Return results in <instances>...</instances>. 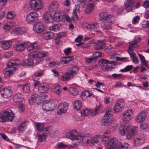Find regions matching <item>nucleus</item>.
Instances as JSON below:
<instances>
[{"instance_id":"obj_10","label":"nucleus","mask_w":149,"mask_h":149,"mask_svg":"<svg viewBox=\"0 0 149 149\" xmlns=\"http://www.w3.org/2000/svg\"><path fill=\"white\" fill-rule=\"evenodd\" d=\"M49 54L47 52L37 51L33 52L31 54L32 57L35 59V64H38L43 61V58L48 56Z\"/></svg>"},{"instance_id":"obj_38","label":"nucleus","mask_w":149,"mask_h":149,"mask_svg":"<svg viewBox=\"0 0 149 149\" xmlns=\"http://www.w3.org/2000/svg\"><path fill=\"white\" fill-rule=\"evenodd\" d=\"M54 33L51 31H47L43 33L42 35V37L46 40H49L54 37Z\"/></svg>"},{"instance_id":"obj_29","label":"nucleus","mask_w":149,"mask_h":149,"mask_svg":"<svg viewBox=\"0 0 149 149\" xmlns=\"http://www.w3.org/2000/svg\"><path fill=\"white\" fill-rule=\"evenodd\" d=\"M35 59L34 60L33 58H29L23 61L21 64L23 66H31L37 65L35 64Z\"/></svg>"},{"instance_id":"obj_14","label":"nucleus","mask_w":149,"mask_h":149,"mask_svg":"<svg viewBox=\"0 0 149 149\" xmlns=\"http://www.w3.org/2000/svg\"><path fill=\"white\" fill-rule=\"evenodd\" d=\"M39 14L36 12H32L28 13L26 17V22L31 23L36 21L38 19Z\"/></svg>"},{"instance_id":"obj_32","label":"nucleus","mask_w":149,"mask_h":149,"mask_svg":"<svg viewBox=\"0 0 149 149\" xmlns=\"http://www.w3.org/2000/svg\"><path fill=\"white\" fill-rule=\"evenodd\" d=\"M12 44V42L10 40H6L3 41L2 42L1 47L4 50L8 49Z\"/></svg>"},{"instance_id":"obj_11","label":"nucleus","mask_w":149,"mask_h":149,"mask_svg":"<svg viewBox=\"0 0 149 149\" xmlns=\"http://www.w3.org/2000/svg\"><path fill=\"white\" fill-rule=\"evenodd\" d=\"M44 97L41 93L38 92L31 95L29 100V104L30 105L33 104L35 103L37 104H40L44 101Z\"/></svg>"},{"instance_id":"obj_58","label":"nucleus","mask_w":149,"mask_h":149,"mask_svg":"<svg viewBox=\"0 0 149 149\" xmlns=\"http://www.w3.org/2000/svg\"><path fill=\"white\" fill-rule=\"evenodd\" d=\"M74 75L76 74L78 71L79 68L77 67L74 66L73 67L71 70H69Z\"/></svg>"},{"instance_id":"obj_27","label":"nucleus","mask_w":149,"mask_h":149,"mask_svg":"<svg viewBox=\"0 0 149 149\" xmlns=\"http://www.w3.org/2000/svg\"><path fill=\"white\" fill-rule=\"evenodd\" d=\"M146 113L145 111L141 112L136 117L135 120L137 123H140L145 120Z\"/></svg>"},{"instance_id":"obj_23","label":"nucleus","mask_w":149,"mask_h":149,"mask_svg":"<svg viewBox=\"0 0 149 149\" xmlns=\"http://www.w3.org/2000/svg\"><path fill=\"white\" fill-rule=\"evenodd\" d=\"M49 85L47 83L40 84L38 86V90L40 93H47L49 91Z\"/></svg>"},{"instance_id":"obj_30","label":"nucleus","mask_w":149,"mask_h":149,"mask_svg":"<svg viewBox=\"0 0 149 149\" xmlns=\"http://www.w3.org/2000/svg\"><path fill=\"white\" fill-rule=\"evenodd\" d=\"M26 31V29L24 27H17L13 30L11 32V34L13 35H16L17 34H22Z\"/></svg>"},{"instance_id":"obj_31","label":"nucleus","mask_w":149,"mask_h":149,"mask_svg":"<svg viewBox=\"0 0 149 149\" xmlns=\"http://www.w3.org/2000/svg\"><path fill=\"white\" fill-rule=\"evenodd\" d=\"M83 27L88 29H92L94 28H97L98 27V24L97 23L93 22L91 24L86 23H84Z\"/></svg>"},{"instance_id":"obj_53","label":"nucleus","mask_w":149,"mask_h":149,"mask_svg":"<svg viewBox=\"0 0 149 149\" xmlns=\"http://www.w3.org/2000/svg\"><path fill=\"white\" fill-rule=\"evenodd\" d=\"M92 95V94L90 92L88 91H86L83 92L81 93V95L82 97H85L87 98L90 97Z\"/></svg>"},{"instance_id":"obj_44","label":"nucleus","mask_w":149,"mask_h":149,"mask_svg":"<svg viewBox=\"0 0 149 149\" xmlns=\"http://www.w3.org/2000/svg\"><path fill=\"white\" fill-rule=\"evenodd\" d=\"M102 106V105L101 104H100L94 109H90V114L93 116L96 115L98 113L99 110Z\"/></svg>"},{"instance_id":"obj_22","label":"nucleus","mask_w":149,"mask_h":149,"mask_svg":"<svg viewBox=\"0 0 149 149\" xmlns=\"http://www.w3.org/2000/svg\"><path fill=\"white\" fill-rule=\"evenodd\" d=\"M54 20L57 22L62 21L65 18L63 13L60 11H55L54 14Z\"/></svg>"},{"instance_id":"obj_52","label":"nucleus","mask_w":149,"mask_h":149,"mask_svg":"<svg viewBox=\"0 0 149 149\" xmlns=\"http://www.w3.org/2000/svg\"><path fill=\"white\" fill-rule=\"evenodd\" d=\"M30 84H29L24 85L22 87L23 92L25 93H29L30 91Z\"/></svg>"},{"instance_id":"obj_24","label":"nucleus","mask_w":149,"mask_h":149,"mask_svg":"<svg viewBox=\"0 0 149 149\" xmlns=\"http://www.w3.org/2000/svg\"><path fill=\"white\" fill-rule=\"evenodd\" d=\"M134 2L133 0H127L124 4L125 9L128 11H131L134 9Z\"/></svg>"},{"instance_id":"obj_45","label":"nucleus","mask_w":149,"mask_h":149,"mask_svg":"<svg viewBox=\"0 0 149 149\" xmlns=\"http://www.w3.org/2000/svg\"><path fill=\"white\" fill-rule=\"evenodd\" d=\"M61 26V25L60 24H58L49 26V29L51 31H56L59 30Z\"/></svg>"},{"instance_id":"obj_2","label":"nucleus","mask_w":149,"mask_h":149,"mask_svg":"<svg viewBox=\"0 0 149 149\" xmlns=\"http://www.w3.org/2000/svg\"><path fill=\"white\" fill-rule=\"evenodd\" d=\"M111 113V109H109L106 111L101 120L102 125L109 126L110 131H115L117 126L116 122L113 121V118Z\"/></svg>"},{"instance_id":"obj_20","label":"nucleus","mask_w":149,"mask_h":149,"mask_svg":"<svg viewBox=\"0 0 149 149\" xmlns=\"http://www.w3.org/2000/svg\"><path fill=\"white\" fill-rule=\"evenodd\" d=\"M44 29L45 26L43 24L42 22H37L33 26V30L37 33H39L42 32Z\"/></svg>"},{"instance_id":"obj_25","label":"nucleus","mask_w":149,"mask_h":149,"mask_svg":"<svg viewBox=\"0 0 149 149\" xmlns=\"http://www.w3.org/2000/svg\"><path fill=\"white\" fill-rule=\"evenodd\" d=\"M27 42H23L21 43H17L14 45V47L15 51L20 52L24 50L28 45Z\"/></svg>"},{"instance_id":"obj_16","label":"nucleus","mask_w":149,"mask_h":149,"mask_svg":"<svg viewBox=\"0 0 149 149\" xmlns=\"http://www.w3.org/2000/svg\"><path fill=\"white\" fill-rule=\"evenodd\" d=\"M0 93L1 95L4 98H8L12 95V91L10 87H6L2 89Z\"/></svg>"},{"instance_id":"obj_49","label":"nucleus","mask_w":149,"mask_h":149,"mask_svg":"<svg viewBox=\"0 0 149 149\" xmlns=\"http://www.w3.org/2000/svg\"><path fill=\"white\" fill-rule=\"evenodd\" d=\"M81 117H84L87 116L90 114V109H85L82 110L81 111Z\"/></svg>"},{"instance_id":"obj_8","label":"nucleus","mask_w":149,"mask_h":149,"mask_svg":"<svg viewBox=\"0 0 149 149\" xmlns=\"http://www.w3.org/2000/svg\"><path fill=\"white\" fill-rule=\"evenodd\" d=\"M100 17L101 20L104 21V25L106 26L105 29H110L111 26L113 24L114 20V17L111 15H108L106 13H101L100 14Z\"/></svg>"},{"instance_id":"obj_39","label":"nucleus","mask_w":149,"mask_h":149,"mask_svg":"<svg viewBox=\"0 0 149 149\" xmlns=\"http://www.w3.org/2000/svg\"><path fill=\"white\" fill-rule=\"evenodd\" d=\"M15 24V23L13 22H8L3 25V29L5 31H8L14 26Z\"/></svg>"},{"instance_id":"obj_51","label":"nucleus","mask_w":149,"mask_h":149,"mask_svg":"<svg viewBox=\"0 0 149 149\" xmlns=\"http://www.w3.org/2000/svg\"><path fill=\"white\" fill-rule=\"evenodd\" d=\"M37 137L39 141L41 142L45 141L47 138L46 134H39L38 135Z\"/></svg>"},{"instance_id":"obj_33","label":"nucleus","mask_w":149,"mask_h":149,"mask_svg":"<svg viewBox=\"0 0 149 149\" xmlns=\"http://www.w3.org/2000/svg\"><path fill=\"white\" fill-rule=\"evenodd\" d=\"M94 3L93 1H90L88 3L87 8L85 9V12L87 14H89L92 12L94 8Z\"/></svg>"},{"instance_id":"obj_43","label":"nucleus","mask_w":149,"mask_h":149,"mask_svg":"<svg viewBox=\"0 0 149 149\" xmlns=\"http://www.w3.org/2000/svg\"><path fill=\"white\" fill-rule=\"evenodd\" d=\"M138 55L140 60L143 66H147L148 62L146 60L144 56L142 54H138Z\"/></svg>"},{"instance_id":"obj_46","label":"nucleus","mask_w":149,"mask_h":149,"mask_svg":"<svg viewBox=\"0 0 149 149\" xmlns=\"http://www.w3.org/2000/svg\"><path fill=\"white\" fill-rule=\"evenodd\" d=\"M29 123L28 121H25L22 123V124L18 127V130L21 132L24 130L26 128V126Z\"/></svg>"},{"instance_id":"obj_35","label":"nucleus","mask_w":149,"mask_h":149,"mask_svg":"<svg viewBox=\"0 0 149 149\" xmlns=\"http://www.w3.org/2000/svg\"><path fill=\"white\" fill-rule=\"evenodd\" d=\"M13 99L14 103L20 102L23 100V96L21 93H17L14 95Z\"/></svg>"},{"instance_id":"obj_64","label":"nucleus","mask_w":149,"mask_h":149,"mask_svg":"<svg viewBox=\"0 0 149 149\" xmlns=\"http://www.w3.org/2000/svg\"><path fill=\"white\" fill-rule=\"evenodd\" d=\"M57 148L59 149L65 148L67 147V146L62 143H58L56 144Z\"/></svg>"},{"instance_id":"obj_13","label":"nucleus","mask_w":149,"mask_h":149,"mask_svg":"<svg viewBox=\"0 0 149 149\" xmlns=\"http://www.w3.org/2000/svg\"><path fill=\"white\" fill-rule=\"evenodd\" d=\"M134 112V111L131 109L125 111L122 114L121 120L125 122L129 121L132 118Z\"/></svg>"},{"instance_id":"obj_1","label":"nucleus","mask_w":149,"mask_h":149,"mask_svg":"<svg viewBox=\"0 0 149 149\" xmlns=\"http://www.w3.org/2000/svg\"><path fill=\"white\" fill-rule=\"evenodd\" d=\"M103 144L106 146L107 149H127L129 146L127 143H122L116 138L109 140V136H106L104 138Z\"/></svg>"},{"instance_id":"obj_5","label":"nucleus","mask_w":149,"mask_h":149,"mask_svg":"<svg viewBox=\"0 0 149 149\" xmlns=\"http://www.w3.org/2000/svg\"><path fill=\"white\" fill-rule=\"evenodd\" d=\"M20 61L17 59H14L9 61L7 65L8 68L3 71L5 77H9L12 75L16 71V68L15 66L20 64Z\"/></svg>"},{"instance_id":"obj_63","label":"nucleus","mask_w":149,"mask_h":149,"mask_svg":"<svg viewBox=\"0 0 149 149\" xmlns=\"http://www.w3.org/2000/svg\"><path fill=\"white\" fill-rule=\"evenodd\" d=\"M83 117H81L79 115L76 114L74 116V119L75 120L80 121L83 119Z\"/></svg>"},{"instance_id":"obj_55","label":"nucleus","mask_w":149,"mask_h":149,"mask_svg":"<svg viewBox=\"0 0 149 149\" xmlns=\"http://www.w3.org/2000/svg\"><path fill=\"white\" fill-rule=\"evenodd\" d=\"M93 57L95 58V61L97 57L103 56H104V54L103 53H100L98 52H96L93 54Z\"/></svg>"},{"instance_id":"obj_40","label":"nucleus","mask_w":149,"mask_h":149,"mask_svg":"<svg viewBox=\"0 0 149 149\" xmlns=\"http://www.w3.org/2000/svg\"><path fill=\"white\" fill-rule=\"evenodd\" d=\"M82 106L81 102L80 100H77L74 102V109L75 111H78L81 108Z\"/></svg>"},{"instance_id":"obj_19","label":"nucleus","mask_w":149,"mask_h":149,"mask_svg":"<svg viewBox=\"0 0 149 149\" xmlns=\"http://www.w3.org/2000/svg\"><path fill=\"white\" fill-rule=\"evenodd\" d=\"M68 104L66 102L61 103L58 105L57 113L58 115H61L63 113H65L68 109Z\"/></svg>"},{"instance_id":"obj_41","label":"nucleus","mask_w":149,"mask_h":149,"mask_svg":"<svg viewBox=\"0 0 149 149\" xmlns=\"http://www.w3.org/2000/svg\"><path fill=\"white\" fill-rule=\"evenodd\" d=\"M74 59L73 56H64L61 57V60L62 62L65 63H67L72 61Z\"/></svg>"},{"instance_id":"obj_3","label":"nucleus","mask_w":149,"mask_h":149,"mask_svg":"<svg viewBox=\"0 0 149 149\" xmlns=\"http://www.w3.org/2000/svg\"><path fill=\"white\" fill-rule=\"evenodd\" d=\"M138 130V128L136 126L132 127L127 124H121L119 127L118 132L122 135H125L126 139H129L133 137Z\"/></svg>"},{"instance_id":"obj_60","label":"nucleus","mask_w":149,"mask_h":149,"mask_svg":"<svg viewBox=\"0 0 149 149\" xmlns=\"http://www.w3.org/2000/svg\"><path fill=\"white\" fill-rule=\"evenodd\" d=\"M78 2L82 7L85 8L86 7L87 3V0H78Z\"/></svg>"},{"instance_id":"obj_6","label":"nucleus","mask_w":149,"mask_h":149,"mask_svg":"<svg viewBox=\"0 0 149 149\" xmlns=\"http://www.w3.org/2000/svg\"><path fill=\"white\" fill-rule=\"evenodd\" d=\"M105 136H103L101 135H97L92 137L89 134L84 135L83 141L87 143H90L92 146H94L96 144L101 141L103 144V141Z\"/></svg>"},{"instance_id":"obj_61","label":"nucleus","mask_w":149,"mask_h":149,"mask_svg":"<svg viewBox=\"0 0 149 149\" xmlns=\"http://www.w3.org/2000/svg\"><path fill=\"white\" fill-rule=\"evenodd\" d=\"M85 61L86 63H90L91 62L95 61V58L91 57H85Z\"/></svg>"},{"instance_id":"obj_18","label":"nucleus","mask_w":149,"mask_h":149,"mask_svg":"<svg viewBox=\"0 0 149 149\" xmlns=\"http://www.w3.org/2000/svg\"><path fill=\"white\" fill-rule=\"evenodd\" d=\"M145 138L144 135L142 134H138L136 135L134 139V144L135 145H141L144 142Z\"/></svg>"},{"instance_id":"obj_12","label":"nucleus","mask_w":149,"mask_h":149,"mask_svg":"<svg viewBox=\"0 0 149 149\" xmlns=\"http://www.w3.org/2000/svg\"><path fill=\"white\" fill-rule=\"evenodd\" d=\"M29 4L30 8L34 11L41 9L44 6L42 0H30Z\"/></svg>"},{"instance_id":"obj_47","label":"nucleus","mask_w":149,"mask_h":149,"mask_svg":"<svg viewBox=\"0 0 149 149\" xmlns=\"http://www.w3.org/2000/svg\"><path fill=\"white\" fill-rule=\"evenodd\" d=\"M16 13L14 11H10L8 12L6 16L7 19H13L16 16Z\"/></svg>"},{"instance_id":"obj_59","label":"nucleus","mask_w":149,"mask_h":149,"mask_svg":"<svg viewBox=\"0 0 149 149\" xmlns=\"http://www.w3.org/2000/svg\"><path fill=\"white\" fill-rule=\"evenodd\" d=\"M103 101L105 104H109L112 102L111 99L108 96L104 97L103 100Z\"/></svg>"},{"instance_id":"obj_26","label":"nucleus","mask_w":149,"mask_h":149,"mask_svg":"<svg viewBox=\"0 0 149 149\" xmlns=\"http://www.w3.org/2000/svg\"><path fill=\"white\" fill-rule=\"evenodd\" d=\"M34 126L36 130L39 132L42 131L43 133H46L48 131L47 128H44V125L42 123L35 122Z\"/></svg>"},{"instance_id":"obj_15","label":"nucleus","mask_w":149,"mask_h":149,"mask_svg":"<svg viewBox=\"0 0 149 149\" xmlns=\"http://www.w3.org/2000/svg\"><path fill=\"white\" fill-rule=\"evenodd\" d=\"M56 108L55 104L51 100H46L42 105V109L43 111H51Z\"/></svg>"},{"instance_id":"obj_50","label":"nucleus","mask_w":149,"mask_h":149,"mask_svg":"<svg viewBox=\"0 0 149 149\" xmlns=\"http://www.w3.org/2000/svg\"><path fill=\"white\" fill-rule=\"evenodd\" d=\"M149 128V125L147 123L144 122L140 125V129L141 130H148Z\"/></svg>"},{"instance_id":"obj_37","label":"nucleus","mask_w":149,"mask_h":149,"mask_svg":"<svg viewBox=\"0 0 149 149\" xmlns=\"http://www.w3.org/2000/svg\"><path fill=\"white\" fill-rule=\"evenodd\" d=\"M62 88L61 86L58 84L52 87V91L57 95H60L62 92Z\"/></svg>"},{"instance_id":"obj_62","label":"nucleus","mask_w":149,"mask_h":149,"mask_svg":"<svg viewBox=\"0 0 149 149\" xmlns=\"http://www.w3.org/2000/svg\"><path fill=\"white\" fill-rule=\"evenodd\" d=\"M140 19V17L137 15L133 18L132 20V23L133 24L138 23Z\"/></svg>"},{"instance_id":"obj_34","label":"nucleus","mask_w":149,"mask_h":149,"mask_svg":"<svg viewBox=\"0 0 149 149\" xmlns=\"http://www.w3.org/2000/svg\"><path fill=\"white\" fill-rule=\"evenodd\" d=\"M58 3L56 1H53L49 4L48 9L50 11H53L55 9L58 8Z\"/></svg>"},{"instance_id":"obj_48","label":"nucleus","mask_w":149,"mask_h":149,"mask_svg":"<svg viewBox=\"0 0 149 149\" xmlns=\"http://www.w3.org/2000/svg\"><path fill=\"white\" fill-rule=\"evenodd\" d=\"M68 91L70 94L73 96H76L78 94V91L75 88L70 87L68 89Z\"/></svg>"},{"instance_id":"obj_57","label":"nucleus","mask_w":149,"mask_h":149,"mask_svg":"<svg viewBox=\"0 0 149 149\" xmlns=\"http://www.w3.org/2000/svg\"><path fill=\"white\" fill-rule=\"evenodd\" d=\"M132 67V65H128L126 66L124 69H121L120 71L122 72H126L130 70Z\"/></svg>"},{"instance_id":"obj_4","label":"nucleus","mask_w":149,"mask_h":149,"mask_svg":"<svg viewBox=\"0 0 149 149\" xmlns=\"http://www.w3.org/2000/svg\"><path fill=\"white\" fill-rule=\"evenodd\" d=\"M141 38L139 36H136L133 41L129 42V48L128 49V52L131 57L132 61L134 63L136 64L139 63V61L136 53L133 52V47L137 48L138 47L137 43L139 42Z\"/></svg>"},{"instance_id":"obj_9","label":"nucleus","mask_w":149,"mask_h":149,"mask_svg":"<svg viewBox=\"0 0 149 149\" xmlns=\"http://www.w3.org/2000/svg\"><path fill=\"white\" fill-rule=\"evenodd\" d=\"M14 117V114L11 110H5L0 114V121L1 122L11 121Z\"/></svg>"},{"instance_id":"obj_28","label":"nucleus","mask_w":149,"mask_h":149,"mask_svg":"<svg viewBox=\"0 0 149 149\" xmlns=\"http://www.w3.org/2000/svg\"><path fill=\"white\" fill-rule=\"evenodd\" d=\"M43 18L47 23H50L54 21V17L49 12H46L44 14Z\"/></svg>"},{"instance_id":"obj_36","label":"nucleus","mask_w":149,"mask_h":149,"mask_svg":"<svg viewBox=\"0 0 149 149\" xmlns=\"http://www.w3.org/2000/svg\"><path fill=\"white\" fill-rule=\"evenodd\" d=\"M28 44V45L27 47V50L28 51H31L36 49L38 47V42H35L30 44L29 42H27Z\"/></svg>"},{"instance_id":"obj_17","label":"nucleus","mask_w":149,"mask_h":149,"mask_svg":"<svg viewBox=\"0 0 149 149\" xmlns=\"http://www.w3.org/2000/svg\"><path fill=\"white\" fill-rule=\"evenodd\" d=\"M125 104L122 99L118 100L115 104L113 108L114 111L116 112H119L123 109Z\"/></svg>"},{"instance_id":"obj_21","label":"nucleus","mask_w":149,"mask_h":149,"mask_svg":"<svg viewBox=\"0 0 149 149\" xmlns=\"http://www.w3.org/2000/svg\"><path fill=\"white\" fill-rule=\"evenodd\" d=\"M100 63L103 66H102V69L104 70H111L113 68L112 67L110 66H108V64H111L112 65H114L115 63L113 61L110 62L109 60L105 59H103L101 60L100 61Z\"/></svg>"},{"instance_id":"obj_56","label":"nucleus","mask_w":149,"mask_h":149,"mask_svg":"<svg viewBox=\"0 0 149 149\" xmlns=\"http://www.w3.org/2000/svg\"><path fill=\"white\" fill-rule=\"evenodd\" d=\"M113 8L119 14H120L124 10L123 7L122 6L114 7Z\"/></svg>"},{"instance_id":"obj_54","label":"nucleus","mask_w":149,"mask_h":149,"mask_svg":"<svg viewBox=\"0 0 149 149\" xmlns=\"http://www.w3.org/2000/svg\"><path fill=\"white\" fill-rule=\"evenodd\" d=\"M72 19L73 21L76 22L78 20V17L77 14V12L76 10H73L72 15Z\"/></svg>"},{"instance_id":"obj_7","label":"nucleus","mask_w":149,"mask_h":149,"mask_svg":"<svg viewBox=\"0 0 149 149\" xmlns=\"http://www.w3.org/2000/svg\"><path fill=\"white\" fill-rule=\"evenodd\" d=\"M84 134H78V132L74 131H70L66 134V138L72 140L73 144L78 145L83 141Z\"/></svg>"},{"instance_id":"obj_42","label":"nucleus","mask_w":149,"mask_h":149,"mask_svg":"<svg viewBox=\"0 0 149 149\" xmlns=\"http://www.w3.org/2000/svg\"><path fill=\"white\" fill-rule=\"evenodd\" d=\"M97 46L94 47L95 49H100L105 47L106 45L103 42L99 40H97Z\"/></svg>"}]
</instances>
